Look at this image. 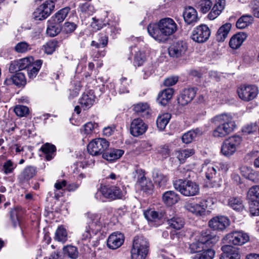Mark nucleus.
Masks as SVG:
<instances>
[{
  "instance_id": "1",
  "label": "nucleus",
  "mask_w": 259,
  "mask_h": 259,
  "mask_svg": "<svg viewBox=\"0 0 259 259\" xmlns=\"http://www.w3.org/2000/svg\"><path fill=\"white\" fill-rule=\"evenodd\" d=\"M178 26L170 18L161 19L157 23L150 24L147 27L148 33L159 42L166 40L170 35L176 32Z\"/></svg>"
},
{
  "instance_id": "2",
  "label": "nucleus",
  "mask_w": 259,
  "mask_h": 259,
  "mask_svg": "<svg viewBox=\"0 0 259 259\" xmlns=\"http://www.w3.org/2000/svg\"><path fill=\"white\" fill-rule=\"evenodd\" d=\"M211 121L216 125L212 132L215 138H224L232 133L236 127L232 115L229 113L217 115L211 119Z\"/></svg>"
},
{
  "instance_id": "3",
  "label": "nucleus",
  "mask_w": 259,
  "mask_h": 259,
  "mask_svg": "<svg viewBox=\"0 0 259 259\" xmlns=\"http://www.w3.org/2000/svg\"><path fill=\"white\" fill-rule=\"evenodd\" d=\"M219 240V237L210 233L208 230L203 231L198 241L189 244V250L190 253H197L204 248V245L211 247L216 244Z\"/></svg>"
},
{
  "instance_id": "4",
  "label": "nucleus",
  "mask_w": 259,
  "mask_h": 259,
  "mask_svg": "<svg viewBox=\"0 0 259 259\" xmlns=\"http://www.w3.org/2000/svg\"><path fill=\"white\" fill-rule=\"evenodd\" d=\"M149 243L143 236L134 237L133 246L131 250L132 259H145L149 252Z\"/></svg>"
},
{
  "instance_id": "5",
  "label": "nucleus",
  "mask_w": 259,
  "mask_h": 259,
  "mask_svg": "<svg viewBox=\"0 0 259 259\" xmlns=\"http://www.w3.org/2000/svg\"><path fill=\"white\" fill-rule=\"evenodd\" d=\"M174 187L185 196H193L198 194L199 186L195 182L190 180L179 179L174 182Z\"/></svg>"
},
{
  "instance_id": "6",
  "label": "nucleus",
  "mask_w": 259,
  "mask_h": 259,
  "mask_svg": "<svg viewBox=\"0 0 259 259\" xmlns=\"http://www.w3.org/2000/svg\"><path fill=\"white\" fill-rule=\"evenodd\" d=\"M89 226L82 231L81 238L82 240H86L91 238L90 230L92 232L96 234L100 231L103 226V223L101 221V217L99 214L89 213L88 214Z\"/></svg>"
},
{
  "instance_id": "7",
  "label": "nucleus",
  "mask_w": 259,
  "mask_h": 259,
  "mask_svg": "<svg viewBox=\"0 0 259 259\" xmlns=\"http://www.w3.org/2000/svg\"><path fill=\"white\" fill-rule=\"evenodd\" d=\"M213 204V199L208 198L202 200L198 203L195 202H188L184 205V208L196 216H201L204 214L206 208L211 207Z\"/></svg>"
},
{
  "instance_id": "8",
  "label": "nucleus",
  "mask_w": 259,
  "mask_h": 259,
  "mask_svg": "<svg viewBox=\"0 0 259 259\" xmlns=\"http://www.w3.org/2000/svg\"><path fill=\"white\" fill-rule=\"evenodd\" d=\"M242 141V138L237 135L231 136L226 139L222 145V154L226 157L233 155L239 148Z\"/></svg>"
},
{
  "instance_id": "9",
  "label": "nucleus",
  "mask_w": 259,
  "mask_h": 259,
  "mask_svg": "<svg viewBox=\"0 0 259 259\" xmlns=\"http://www.w3.org/2000/svg\"><path fill=\"white\" fill-rule=\"evenodd\" d=\"M99 193L105 198L113 200L124 198L126 192L116 186L102 185L96 195Z\"/></svg>"
},
{
  "instance_id": "10",
  "label": "nucleus",
  "mask_w": 259,
  "mask_h": 259,
  "mask_svg": "<svg viewBox=\"0 0 259 259\" xmlns=\"http://www.w3.org/2000/svg\"><path fill=\"white\" fill-rule=\"evenodd\" d=\"M203 168L205 172L206 178L210 181L212 188H219L221 186L222 179L218 173V166L213 164H204Z\"/></svg>"
},
{
  "instance_id": "11",
  "label": "nucleus",
  "mask_w": 259,
  "mask_h": 259,
  "mask_svg": "<svg viewBox=\"0 0 259 259\" xmlns=\"http://www.w3.org/2000/svg\"><path fill=\"white\" fill-rule=\"evenodd\" d=\"M109 145V142L105 139L97 138L93 140L88 145V152L92 155H100L107 149Z\"/></svg>"
},
{
  "instance_id": "12",
  "label": "nucleus",
  "mask_w": 259,
  "mask_h": 259,
  "mask_svg": "<svg viewBox=\"0 0 259 259\" xmlns=\"http://www.w3.org/2000/svg\"><path fill=\"white\" fill-rule=\"evenodd\" d=\"M210 35V30L205 24H201L192 31L191 38L195 42L203 43L208 40Z\"/></svg>"
},
{
  "instance_id": "13",
  "label": "nucleus",
  "mask_w": 259,
  "mask_h": 259,
  "mask_svg": "<svg viewBox=\"0 0 259 259\" xmlns=\"http://www.w3.org/2000/svg\"><path fill=\"white\" fill-rule=\"evenodd\" d=\"M54 8L55 3L53 1H46L33 12V18L35 20H44L50 15Z\"/></svg>"
},
{
  "instance_id": "14",
  "label": "nucleus",
  "mask_w": 259,
  "mask_h": 259,
  "mask_svg": "<svg viewBox=\"0 0 259 259\" xmlns=\"http://www.w3.org/2000/svg\"><path fill=\"white\" fill-rule=\"evenodd\" d=\"M224 240L231 245H241L249 240V236L243 231H234L228 234Z\"/></svg>"
},
{
  "instance_id": "15",
  "label": "nucleus",
  "mask_w": 259,
  "mask_h": 259,
  "mask_svg": "<svg viewBox=\"0 0 259 259\" xmlns=\"http://www.w3.org/2000/svg\"><path fill=\"white\" fill-rule=\"evenodd\" d=\"M239 97L248 102L254 99L258 94V89L254 85H241L237 90Z\"/></svg>"
},
{
  "instance_id": "16",
  "label": "nucleus",
  "mask_w": 259,
  "mask_h": 259,
  "mask_svg": "<svg viewBox=\"0 0 259 259\" xmlns=\"http://www.w3.org/2000/svg\"><path fill=\"white\" fill-rule=\"evenodd\" d=\"M187 50L186 44L182 41L174 42L168 48V54L174 58L183 56Z\"/></svg>"
},
{
  "instance_id": "17",
  "label": "nucleus",
  "mask_w": 259,
  "mask_h": 259,
  "mask_svg": "<svg viewBox=\"0 0 259 259\" xmlns=\"http://www.w3.org/2000/svg\"><path fill=\"white\" fill-rule=\"evenodd\" d=\"M138 172L139 175L136 184L137 187L144 192L150 193L153 188L152 181L145 176L142 170H139Z\"/></svg>"
},
{
  "instance_id": "18",
  "label": "nucleus",
  "mask_w": 259,
  "mask_h": 259,
  "mask_svg": "<svg viewBox=\"0 0 259 259\" xmlns=\"http://www.w3.org/2000/svg\"><path fill=\"white\" fill-rule=\"evenodd\" d=\"M208 225L214 230L223 231L229 226L230 220L225 216H217L211 219Z\"/></svg>"
},
{
  "instance_id": "19",
  "label": "nucleus",
  "mask_w": 259,
  "mask_h": 259,
  "mask_svg": "<svg viewBox=\"0 0 259 259\" xmlns=\"http://www.w3.org/2000/svg\"><path fill=\"white\" fill-rule=\"evenodd\" d=\"M147 130V125L139 118L134 119L130 126L131 134L134 137H138L144 134Z\"/></svg>"
},
{
  "instance_id": "20",
  "label": "nucleus",
  "mask_w": 259,
  "mask_h": 259,
  "mask_svg": "<svg viewBox=\"0 0 259 259\" xmlns=\"http://www.w3.org/2000/svg\"><path fill=\"white\" fill-rule=\"evenodd\" d=\"M183 15L184 21L187 25L193 26L199 20L197 11L190 6L185 8Z\"/></svg>"
},
{
  "instance_id": "21",
  "label": "nucleus",
  "mask_w": 259,
  "mask_h": 259,
  "mask_svg": "<svg viewBox=\"0 0 259 259\" xmlns=\"http://www.w3.org/2000/svg\"><path fill=\"white\" fill-rule=\"evenodd\" d=\"M124 235L119 232H114L111 234L107 240V246L112 249L119 248L124 242Z\"/></svg>"
},
{
  "instance_id": "22",
  "label": "nucleus",
  "mask_w": 259,
  "mask_h": 259,
  "mask_svg": "<svg viewBox=\"0 0 259 259\" xmlns=\"http://www.w3.org/2000/svg\"><path fill=\"white\" fill-rule=\"evenodd\" d=\"M196 91L194 88L184 89L179 97L178 102L182 106H185L190 103L195 97Z\"/></svg>"
},
{
  "instance_id": "23",
  "label": "nucleus",
  "mask_w": 259,
  "mask_h": 259,
  "mask_svg": "<svg viewBox=\"0 0 259 259\" xmlns=\"http://www.w3.org/2000/svg\"><path fill=\"white\" fill-rule=\"evenodd\" d=\"M223 253L221 259H240V254L237 248L231 245H226L222 247Z\"/></svg>"
},
{
  "instance_id": "24",
  "label": "nucleus",
  "mask_w": 259,
  "mask_h": 259,
  "mask_svg": "<svg viewBox=\"0 0 259 259\" xmlns=\"http://www.w3.org/2000/svg\"><path fill=\"white\" fill-rule=\"evenodd\" d=\"M26 83L25 75L22 72H17L10 78H7L5 81V84L7 85L15 84L21 87L24 86Z\"/></svg>"
},
{
  "instance_id": "25",
  "label": "nucleus",
  "mask_w": 259,
  "mask_h": 259,
  "mask_svg": "<svg viewBox=\"0 0 259 259\" xmlns=\"http://www.w3.org/2000/svg\"><path fill=\"white\" fill-rule=\"evenodd\" d=\"M123 153L124 151L122 150L111 149L105 150L103 153L102 157L107 161H113L120 158Z\"/></svg>"
},
{
  "instance_id": "26",
  "label": "nucleus",
  "mask_w": 259,
  "mask_h": 259,
  "mask_svg": "<svg viewBox=\"0 0 259 259\" xmlns=\"http://www.w3.org/2000/svg\"><path fill=\"white\" fill-rule=\"evenodd\" d=\"M174 90L167 88L162 91L158 95L157 101L161 105H166L172 97Z\"/></svg>"
},
{
  "instance_id": "27",
  "label": "nucleus",
  "mask_w": 259,
  "mask_h": 259,
  "mask_svg": "<svg viewBox=\"0 0 259 259\" xmlns=\"http://www.w3.org/2000/svg\"><path fill=\"white\" fill-rule=\"evenodd\" d=\"M225 6V0H215V4L208 15L210 20H214L222 13Z\"/></svg>"
},
{
  "instance_id": "28",
  "label": "nucleus",
  "mask_w": 259,
  "mask_h": 259,
  "mask_svg": "<svg viewBox=\"0 0 259 259\" xmlns=\"http://www.w3.org/2000/svg\"><path fill=\"white\" fill-rule=\"evenodd\" d=\"M95 101V97L92 91L88 94H83L79 99V103L84 109L90 108Z\"/></svg>"
},
{
  "instance_id": "29",
  "label": "nucleus",
  "mask_w": 259,
  "mask_h": 259,
  "mask_svg": "<svg viewBox=\"0 0 259 259\" xmlns=\"http://www.w3.org/2000/svg\"><path fill=\"white\" fill-rule=\"evenodd\" d=\"M247 34L244 32H240L234 35L230 39V47L233 49H237L246 39Z\"/></svg>"
},
{
  "instance_id": "30",
  "label": "nucleus",
  "mask_w": 259,
  "mask_h": 259,
  "mask_svg": "<svg viewBox=\"0 0 259 259\" xmlns=\"http://www.w3.org/2000/svg\"><path fill=\"white\" fill-rule=\"evenodd\" d=\"M36 174V168L33 166H26L19 176L21 182L28 181L32 179Z\"/></svg>"
},
{
  "instance_id": "31",
  "label": "nucleus",
  "mask_w": 259,
  "mask_h": 259,
  "mask_svg": "<svg viewBox=\"0 0 259 259\" xmlns=\"http://www.w3.org/2000/svg\"><path fill=\"white\" fill-rule=\"evenodd\" d=\"M152 177L155 184L159 187L166 185L168 178L167 176L162 174L158 169H154L152 171Z\"/></svg>"
},
{
  "instance_id": "32",
  "label": "nucleus",
  "mask_w": 259,
  "mask_h": 259,
  "mask_svg": "<svg viewBox=\"0 0 259 259\" xmlns=\"http://www.w3.org/2000/svg\"><path fill=\"white\" fill-rule=\"evenodd\" d=\"M162 199L166 205H172L179 201V197L174 191H168L163 194Z\"/></svg>"
},
{
  "instance_id": "33",
  "label": "nucleus",
  "mask_w": 259,
  "mask_h": 259,
  "mask_svg": "<svg viewBox=\"0 0 259 259\" xmlns=\"http://www.w3.org/2000/svg\"><path fill=\"white\" fill-rule=\"evenodd\" d=\"M202 134V131L199 128H197L184 134L182 137V140L183 143L189 144L196 137L199 136Z\"/></svg>"
},
{
  "instance_id": "34",
  "label": "nucleus",
  "mask_w": 259,
  "mask_h": 259,
  "mask_svg": "<svg viewBox=\"0 0 259 259\" xmlns=\"http://www.w3.org/2000/svg\"><path fill=\"white\" fill-rule=\"evenodd\" d=\"M231 28V24L230 23H226L220 27L217 33V40L218 41H224L230 32Z\"/></svg>"
},
{
  "instance_id": "35",
  "label": "nucleus",
  "mask_w": 259,
  "mask_h": 259,
  "mask_svg": "<svg viewBox=\"0 0 259 259\" xmlns=\"http://www.w3.org/2000/svg\"><path fill=\"white\" fill-rule=\"evenodd\" d=\"M40 150L45 154L46 159L49 161L54 157L56 147L54 145L47 143L41 147Z\"/></svg>"
},
{
  "instance_id": "36",
  "label": "nucleus",
  "mask_w": 259,
  "mask_h": 259,
  "mask_svg": "<svg viewBox=\"0 0 259 259\" xmlns=\"http://www.w3.org/2000/svg\"><path fill=\"white\" fill-rule=\"evenodd\" d=\"M69 11V8H64L59 10L55 14L54 16L52 17L50 20L53 22L54 23L58 24L63 21V20L65 19L67 15H68Z\"/></svg>"
},
{
  "instance_id": "37",
  "label": "nucleus",
  "mask_w": 259,
  "mask_h": 259,
  "mask_svg": "<svg viewBox=\"0 0 259 259\" xmlns=\"http://www.w3.org/2000/svg\"><path fill=\"white\" fill-rule=\"evenodd\" d=\"M215 251L211 248L202 249L193 256V259H213Z\"/></svg>"
},
{
  "instance_id": "38",
  "label": "nucleus",
  "mask_w": 259,
  "mask_h": 259,
  "mask_svg": "<svg viewBox=\"0 0 259 259\" xmlns=\"http://www.w3.org/2000/svg\"><path fill=\"white\" fill-rule=\"evenodd\" d=\"M194 154V151L192 149H182L175 152V155L180 163H184L188 157Z\"/></svg>"
},
{
  "instance_id": "39",
  "label": "nucleus",
  "mask_w": 259,
  "mask_h": 259,
  "mask_svg": "<svg viewBox=\"0 0 259 259\" xmlns=\"http://www.w3.org/2000/svg\"><path fill=\"white\" fill-rule=\"evenodd\" d=\"M63 252L65 256L71 259H77L78 256V251L76 247L68 245L63 248Z\"/></svg>"
},
{
  "instance_id": "40",
  "label": "nucleus",
  "mask_w": 259,
  "mask_h": 259,
  "mask_svg": "<svg viewBox=\"0 0 259 259\" xmlns=\"http://www.w3.org/2000/svg\"><path fill=\"white\" fill-rule=\"evenodd\" d=\"M41 65L42 61L41 60H37L32 63L29 68L27 70L28 75L30 78H33L36 76Z\"/></svg>"
},
{
  "instance_id": "41",
  "label": "nucleus",
  "mask_w": 259,
  "mask_h": 259,
  "mask_svg": "<svg viewBox=\"0 0 259 259\" xmlns=\"http://www.w3.org/2000/svg\"><path fill=\"white\" fill-rule=\"evenodd\" d=\"M253 21V18L249 15H243L236 22V27L239 29H244L250 24Z\"/></svg>"
},
{
  "instance_id": "42",
  "label": "nucleus",
  "mask_w": 259,
  "mask_h": 259,
  "mask_svg": "<svg viewBox=\"0 0 259 259\" xmlns=\"http://www.w3.org/2000/svg\"><path fill=\"white\" fill-rule=\"evenodd\" d=\"M167 223L171 228L176 230L182 229L185 224L184 219L178 217H174L170 219H168Z\"/></svg>"
},
{
  "instance_id": "43",
  "label": "nucleus",
  "mask_w": 259,
  "mask_h": 259,
  "mask_svg": "<svg viewBox=\"0 0 259 259\" xmlns=\"http://www.w3.org/2000/svg\"><path fill=\"white\" fill-rule=\"evenodd\" d=\"M55 240L65 243L68 239V235L66 229L62 226H60L55 232L54 237Z\"/></svg>"
},
{
  "instance_id": "44",
  "label": "nucleus",
  "mask_w": 259,
  "mask_h": 259,
  "mask_svg": "<svg viewBox=\"0 0 259 259\" xmlns=\"http://www.w3.org/2000/svg\"><path fill=\"white\" fill-rule=\"evenodd\" d=\"M170 117V114L168 113H164L158 116L156 123L157 127L160 131L165 128L166 125L169 122Z\"/></svg>"
},
{
  "instance_id": "45",
  "label": "nucleus",
  "mask_w": 259,
  "mask_h": 259,
  "mask_svg": "<svg viewBox=\"0 0 259 259\" xmlns=\"http://www.w3.org/2000/svg\"><path fill=\"white\" fill-rule=\"evenodd\" d=\"M228 205L235 210L240 211L244 208L242 200L239 197H233L228 200Z\"/></svg>"
},
{
  "instance_id": "46",
  "label": "nucleus",
  "mask_w": 259,
  "mask_h": 259,
  "mask_svg": "<svg viewBox=\"0 0 259 259\" xmlns=\"http://www.w3.org/2000/svg\"><path fill=\"white\" fill-rule=\"evenodd\" d=\"M144 215L149 222H156L157 220H160L162 217L161 213H159L157 211L152 209L145 211Z\"/></svg>"
},
{
  "instance_id": "47",
  "label": "nucleus",
  "mask_w": 259,
  "mask_h": 259,
  "mask_svg": "<svg viewBox=\"0 0 259 259\" xmlns=\"http://www.w3.org/2000/svg\"><path fill=\"white\" fill-rule=\"evenodd\" d=\"M108 42V37L106 34L100 33L98 37V41L93 40L91 42V46H94L96 48L105 47Z\"/></svg>"
},
{
  "instance_id": "48",
  "label": "nucleus",
  "mask_w": 259,
  "mask_h": 259,
  "mask_svg": "<svg viewBox=\"0 0 259 259\" xmlns=\"http://www.w3.org/2000/svg\"><path fill=\"white\" fill-rule=\"evenodd\" d=\"M247 197L250 201H259V186H254L251 187L248 192Z\"/></svg>"
},
{
  "instance_id": "49",
  "label": "nucleus",
  "mask_w": 259,
  "mask_h": 259,
  "mask_svg": "<svg viewBox=\"0 0 259 259\" xmlns=\"http://www.w3.org/2000/svg\"><path fill=\"white\" fill-rule=\"evenodd\" d=\"M97 123L92 122H89L84 124L82 129L81 133L86 135L92 134L95 132V130L98 127Z\"/></svg>"
},
{
  "instance_id": "50",
  "label": "nucleus",
  "mask_w": 259,
  "mask_h": 259,
  "mask_svg": "<svg viewBox=\"0 0 259 259\" xmlns=\"http://www.w3.org/2000/svg\"><path fill=\"white\" fill-rule=\"evenodd\" d=\"M242 171L245 172L243 175L248 180L252 182H255L258 180L257 174L251 168L244 167L242 168Z\"/></svg>"
},
{
  "instance_id": "51",
  "label": "nucleus",
  "mask_w": 259,
  "mask_h": 259,
  "mask_svg": "<svg viewBox=\"0 0 259 259\" xmlns=\"http://www.w3.org/2000/svg\"><path fill=\"white\" fill-rule=\"evenodd\" d=\"M33 59L32 57L24 58L21 59L17 60V64L19 66L20 70L28 69L31 64L33 62Z\"/></svg>"
},
{
  "instance_id": "52",
  "label": "nucleus",
  "mask_w": 259,
  "mask_h": 259,
  "mask_svg": "<svg viewBox=\"0 0 259 259\" xmlns=\"http://www.w3.org/2000/svg\"><path fill=\"white\" fill-rule=\"evenodd\" d=\"M15 51L18 53H25L31 50L30 46L25 41L17 43L14 48Z\"/></svg>"
},
{
  "instance_id": "53",
  "label": "nucleus",
  "mask_w": 259,
  "mask_h": 259,
  "mask_svg": "<svg viewBox=\"0 0 259 259\" xmlns=\"http://www.w3.org/2000/svg\"><path fill=\"white\" fill-rule=\"evenodd\" d=\"M146 60V55L144 52L139 51L135 55L134 63L138 66L143 65Z\"/></svg>"
},
{
  "instance_id": "54",
  "label": "nucleus",
  "mask_w": 259,
  "mask_h": 259,
  "mask_svg": "<svg viewBox=\"0 0 259 259\" xmlns=\"http://www.w3.org/2000/svg\"><path fill=\"white\" fill-rule=\"evenodd\" d=\"M16 166V164H15L10 160H8L4 163L3 170L5 174L8 175L13 172Z\"/></svg>"
},
{
  "instance_id": "55",
  "label": "nucleus",
  "mask_w": 259,
  "mask_h": 259,
  "mask_svg": "<svg viewBox=\"0 0 259 259\" xmlns=\"http://www.w3.org/2000/svg\"><path fill=\"white\" fill-rule=\"evenodd\" d=\"M49 25L46 31L47 34L50 36H56L59 32V29L56 26V23H54L51 20L48 21Z\"/></svg>"
},
{
  "instance_id": "56",
  "label": "nucleus",
  "mask_w": 259,
  "mask_h": 259,
  "mask_svg": "<svg viewBox=\"0 0 259 259\" xmlns=\"http://www.w3.org/2000/svg\"><path fill=\"white\" fill-rule=\"evenodd\" d=\"M198 6L203 13H206L210 10L212 6V2L210 0H200Z\"/></svg>"
},
{
  "instance_id": "57",
  "label": "nucleus",
  "mask_w": 259,
  "mask_h": 259,
  "mask_svg": "<svg viewBox=\"0 0 259 259\" xmlns=\"http://www.w3.org/2000/svg\"><path fill=\"white\" fill-rule=\"evenodd\" d=\"M57 41L54 39L47 42L46 44L44 46L45 53L48 54H52L57 48Z\"/></svg>"
},
{
  "instance_id": "58",
  "label": "nucleus",
  "mask_w": 259,
  "mask_h": 259,
  "mask_svg": "<svg viewBox=\"0 0 259 259\" xmlns=\"http://www.w3.org/2000/svg\"><path fill=\"white\" fill-rule=\"evenodd\" d=\"M14 111L17 116L22 117L28 114L29 109L25 106L17 105L15 107Z\"/></svg>"
},
{
  "instance_id": "59",
  "label": "nucleus",
  "mask_w": 259,
  "mask_h": 259,
  "mask_svg": "<svg viewBox=\"0 0 259 259\" xmlns=\"http://www.w3.org/2000/svg\"><path fill=\"white\" fill-rule=\"evenodd\" d=\"M131 83V80H127L125 77H122L120 80V85L119 88V92L120 93H128V87Z\"/></svg>"
},
{
  "instance_id": "60",
  "label": "nucleus",
  "mask_w": 259,
  "mask_h": 259,
  "mask_svg": "<svg viewBox=\"0 0 259 259\" xmlns=\"http://www.w3.org/2000/svg\"><path fill=\"white\" fill-rule=\"evenodd\" d=\"M249 210L252 215H258L259 201H250Z\"/></svg>"
},
{
  "instance_id": "61",
  "label": "nucleus",
  "mask_w": 259,
  "mask_h": 259,
  "mask_svg": "<svg viewBox=\"0 0 259 259\" xmlns=\"http://www.w3.org/2000/svg\"><path fill=\"white\" fill-rule=\"evenodd\" d=\"M149 106L146 103H138L134 106V110L138 113H142L145 112H148Z\"/></svg>"
},
{
  "instance_id": "62",
  "label": "nucleus",
  "mask_w": 259,
  "mask_h": 259,
  "mask_svg": "<svg viewBox=\"0 0 259 259\" xmlns=\"http://www.w3.org/2000/svg\"><path fill=\"white\" fill-rule=\"evenodd\" d=\"M158 153L163 158H166L169 157L170 155V149L168 146L164 145L159 147L158 148Z\"/></svg>"
},
{
  "instance_id": "63",
  "label": "nucleus",
  "mask_w": 259,
  "mask_h": 259,
  "mask_svg": "<svg viewBox=\"0 0 259 259\" xmlns=\"http://www.w3.org/2000/svg\"><path fill=\"white\" fill-rule=\"evenodd\" d=\"M19 211L17 209H12L10 211V219L14 227H16L19 222Z\"/></svg>"
},
{
  "instance_id": "64",
  "label": "nucleus",
  "mask_w": 259,
  "mask_h": 259,
  "mask_svg": "<svg viewBox=\"0 0 259 259\" xmlns=\"http://www.w3.org/2000/svg\"><path fill=\"white\" fill-rule=\"evenodd\" d=\"M257 129V125L256 123H250L245 125L242 130L243 133L249 134L255 132Z\"/></svg>"
}]
</instances>
